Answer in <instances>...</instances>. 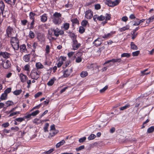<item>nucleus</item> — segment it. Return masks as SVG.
Instances as JSON below:
<instances>
[{"instance_id":"nucleus-47","label":"nucleus","mask_w":154,"mask_h":154,"mask_svg":"<svg viewBox=\"0 0 154 154\" xmlns=\"http://www.w3.org/2000/svg\"><path fill=\"white\" fill-rule=\"evenodd\" d=\"M35 34L33 32L30 31L29 33V37L31 38H33L34 37Z\"/></svg>"},{"instance_id":"nucleus-36","label":"nucleus","mask_w":154,"mask_h":154,"mask_svg":"<svg viewBox=\"0 0 154 154\" xmlns=\"http://www.w3.org/2000/svg\"><path fill=\"white\" fill-rule=\"evenodd\" d=\"M85 29L82 26H80L79 28V32L81 34L83 33L85 31Z\"/></svg>"},{"instance_id":"nucleus-33","label":"nucleus","mask_w":154,"mask_h":154,"mask_svg":"<svg viewBox=\"0 0 154 154\" xmlns=\"http://www.w3.org/2000/svg\"><path fill=\"white\" fill-rule=\"evenodd\" d=\"M154 130V126H151L147 129V132L149 133L152 132Z\"/></svg>"},{"instance_id":"nucleus-51","label":"nucleus","mask_w":154,"mask_h":154,"mask_svg":"<svg viewBox=\"0 0 154 154\" xmlns=\"http://www.w3.org/2000/svg\"><path fill=\"white\" fill-rule=\"evenodd\" d=\"M54 80L52 79H51L48 82L47 85L49 86H51L54 83Z\"/></svg>"},{"instance_id":"nucleus-1","label":"nucleus","mask_w":154,"mask_h":154,"mask_svg":"<svg viewBox=\"0 0 154 154\" xmlns=\"http://www.w3.org/2000/svg\"><path fill=\"white\" fill-rule=\"evenodd\" d=\"M6 31L7 36L9 38L14 36L17 35V34L16 33L14 29L13 28L10 26L7 27Z\"/></svg>"},{"instance_id":"nucleus-12","label":"nucleus","mask_w":154,"mask_h":154,"mask_svg":"<svg viewBox=\"0 0 154 154\" xmlns=\"http://www.w3.org/2000/svg\"><path fill=\"white\" fill-rule=\"evenodd\" d=\"M115 33V32H111L109 33H108L107 34H105L104 35L102 36V37L103 38L105 39H108L109 38L111 37L112 36V35H113Z\"/></svg>"},{"instance_id":"nucleus-32","label":"nucleus","mask_w":154,"mask_h":154,"mask_svg":"<svg viewBox=\"0 0 154 154\" xmlns=\"http://www.w3.org/2000/svg\"><path fill=\"white\" fill-rule=\"evenodd\" d=\"M5 8V5L3 1L0 2V8L2 11L4 10Z\"/></svg>"},{"instance_id":"nucleus-40","label":"nucleus","mask_w":154,"mask_h":154,"mask_svg":"<svg viewBox=\"0 0 154 154\" xmlns=\"http://www.w3.org/2000/svg\"><path fill=\"white\" fill-rule=\"evenodd\" d=\"M148 69H146L144 70L141 71V73L142 74L141 75L143 76L144 75H147V74H149L150 73V72H149L145 73V72H146V71H147L148 70Z\"/></svg>"},{"instance_id":"nucleus-2","label":"nucleus","mask_w":154,"mask_h":154,"mask_svg":"<svg viewBox=\"0 0 154 154\" xmlns=\"http://www.w3.org/2000/svg\"><path fill=\"white\" fill-rule=\"evenodd\" d=\"M30 76L32 79L37 80L39 78V75L37 70L33 69L31 72Z\"/></svg>"},{"instance_id":"nucleus-42","label":"nucleus","mask_w":154,"mask_h":154,"mask_svg":"<svg viewBox=\"0 0 154 154\" xmlns=\"http://www.w3.org/2000/svg\"><path fill=\"white\" fill-rule=\"evenodd\" d=\"M129 28V26H126L120 29V31L121 32H122L128 29Z\"/></svg>"},{"instance_id":"nucleus-37","label":"nucleus","mask_w":154,"mask_h":154,"mask_svg":"<svg viewBox=\"0 0 154 154\" xmlns=\"http://www.w3.org/2000/svg\"><path fill=\"white\" fill-rule=\"evenodd\" d=\"M41 120H39V119L37 118L34 119L33 121V123L36 124H40L41 123Z\"/></svg>"},{"instance_id":"nucleus-11","label":"nucleus","mask_w":154,"mask_h":154,"mask_svg":"<svg viewBox=\"0 0 154 154\" xmlns=\"http://www.w3.org/2000/svg\"><path fill=\"white\" fill-rule=\"evenodd\" d=\"M10 38H11V44H15L16 43H19V40L17 38L14 36H12V37H10Z\"/></svg>"},{"instance_id":"nucleus-10","label":"nucleus","mask_w":154,"mask_h":154,"mask_svg":"<svg viewBox=\"0 0 154 154\" xmlns=\"http://www.w3.org/2000/svg\"><path fill=\"white\" fill-rule=\"evenodd\" d=\"M102 43V40L100 38H98L95 40L94 44L96 46H100Z\"/></svg>"},{"instance_id":"nucleus-3","label":"nucleus","mask_w":154,"mask_h":154,"mask_svg":"<svg viewBox=\"0 0 154 154\" xmlns=\"http://www.w3.org/2000/svg\"><path fill=\"white\" fill-rule=\"evenodd\" d=\"M72 41L71 43L72 46V50H75L78 49L80 46V44L76 40H74Z\"/></svg>"},{"instance_id":"nucleus-6","label":"nucleus","mask_w":154,"mask_h":154,"mask_svg":"<svg viewBox=\"0 0 154 154\" xmlns=\"http://www.w3.org/2000/svg\"><path fill=\"white\" fill-rule=\"evenodd\" d=\"M93 12L91 10L87 11L85 13V17L87 19H91L93 17Z\"/></svg>"},{"instance_id":"nucleus-52","label":"nucleus","mask_w":154,"mask_h":154,"mask_svg":"<svg viewBox=\"0 0 154 154\" xmlns=\"http://www.w3.org/2000/svg\"><path fill=\"white\" fill-rule=\"evenodd\" d=\"M71 21L73 23L78 24L79 23V21L77 18L72 19L71 20Z\"/></svg>"},{"instance_id":"nucleus-26","label":"nucleus","mask_w":154,"mask_h":154,"mask_svg":"<svg viewBox=\"0 0 154 154\" xmlns=\"http://www.w3.org/2000/svg\"><path fill=\"white\" fill-rule=\"evenodd\" d=\"M70 36L72 41H74V40H76L77 36L74 33H71Z\"/></svg>"},{"instance_id":"nucleus-5","label":"nucleus","mask_w":154,"mask_h":154,"mask_svg":"<svg viewBox=\"0 0 154 154\" xmlns=\"http://www.w3.org/2000/svg\"><path fill=\"white\" fill-rule=\"evenodd\" d=\"M11 65V64L10 61L8 60H6L3 62L2 66L5 69H8L10 67Z\"/></svg>"},{"instance_id":"nucleus-28","label":"nucleus","mask_w":154,"mask_h":154,"mask_svg":"<svg viewBox=\"0 0 154 154\" xmlns=\"http://www.w3.org/2000/svg\"><path fill=\"white\" fill-rule=\"evenodd\" d=\"M130 56V54L124 53L122 54L121 56L122 57H126L127 58H128Z\"/></svg>"},{"instance_id":"nucleus-30","label":"nucleus","mask_w":154,"mask_h":154,"mask_svg":"<svg viewBox=\"0 0 154 154\" xmlns=\"http://www.w3.org/2000/svg\"><path fill=\"white\" fill-rule=\"evenodd\" d=\"M96 136L94 134H91L90 135L88 138V139L89 140H91L94 139Z\"/></svg>"},{"instance_id":"nucleus-15","label":"nucleus","mask_w":154,"mask_h":154,"mask_svg":"<svg viewBox=\"0 0 154 154\" xmlns=\"http://www.w3.org/2000/svg\"><path fill=\"white\" fill-rule=\"evenodd\" d=\"M30 57V54H26L23 57V59L25 62H28L29 60Z\"/></svg>"},{"instance_id":"nucleus-31","label":"nucleus","mask_w":154,"mask_h":154,"mask_svg":"<svg viewBox=\"0 0 154 154\" xmlns=\"http://www.w3.org/2000/svg\"><path fill=\"white\" fill-rule=\"evenodd\" d=\"M35 13H33L32 12H30L29 14V18L31 20H34L35 17L34 16L35 15Z\"/></svg>"},{"instance_id":"nucleus-17","label":"nucleus","mask_w":154,"mask_h":154,"mask_svg":"<svg viewBox=\"0 0 154 154\" xmlns=\"http://www.w3.org/2000/svg\"><path fill=\"white\" fill-rule=\"evenodd\" d=\"M65 143V141L64 140H63L56 144V147L58 148L60 146L63 145Z\"/></svg>"},{"instance_id":"nucleus-35","label":"nucleus","mask_w":154,"mask_h":154,"mask_svg":"<svg viewBox=\"0 0 154 154\" xmlns=\"http://www.w3.org/2000/svg\"><path fill=\"white\" fill-rule=\"evenodd\" d=\"M130 107V105L129 104H126L125 106H122L120 108V110H123L129 108Z\"/></svg>"},{"instance_id":"nucleus-55","label":"nucleus","mask_w":154,"mask_h":154,"mask_svg":"<svg viewBox=\"0 0 154 154\" xmlns=\"http://www.w3.org/2000/svg\"><path fill=\"white\" fill-rule=\"evenodd\" d=\"M105 20H109L111 18V15L109 14H106L105 16Z\"/></svg>"},{"instance_id":"nucleus-25","label":"nucleus","mask_w":154,"mask_h":154,"mask_svg":"<svg viewBox=\"0 0 154 154\" xmlns=\"http://www.w3.org/2000/svg\"><path fill=\"white\" fill-rule=\"evenodd\" d=\"M64 60V58L62 57L61 60H60L57 64V67H60L63 63V61Z\"/></svg>"},{"instance_id":"nucleus-22","label":"nucleus","mask_w":154,"mask_h":154,"mask_svg":"<svg viewBox=\"0 0 154 154\" xmlns=\"http://www.w3.org/2000/svg\"><path fill=\"white\" fill-rule=\"evenodd\" d=\"M36 66L37 69H42L44 67L39 62L36 63Z\"/></svg>"},{"instance_id":"nucleus-23","label":"nucleus","mask_w":154,"mask_h":154,"mask_svg":"<svg viewBox=\"0 0 154 154\" xmlns=\"http://www.w3.org/2000/svg\"><path fill=\"white\" fill-rule=\"evenodd\" d=\"M88 73L86 71H82L80 74V76L82 78H84L87 76Z\"/></svg>"},{"instance_id":"nucleus-49","label":"nucleus","mask_w":154,"mask_h":154,"mask_svg":"<svg viewBox=\"0 0 154 154\" xmlns=\"http://www.w3.org/2000/svg\"><path fill=\"white\" fill-rule=\"evenodd\" d=\"M105 19V16L103 15H101L100 16H98L97 20L99 21H103Z\"/></svg>"},{"instance_id":"nucleus-53","label":"nucleus","mask_w":154,"mask_h":154,"mask_svg":"<svg viewBox=\"0 0 154 154\" xmlns=\"http://www.w3.org/2000/svg\"><path fill=\"white\" fill-rule=\"evenodd\" d=\"M140 53V51H136L133 52L132 53V55L133 56H137Z\"/></svg>"},{"instance_id":"nucleus-7","label":"nucleus","mask_w":154,"mask_h":154,"mask_svg":"<svg viewBox=\"0 0 154 154\" xmlns=\"http://www.w3.org/2000/svg\"><path fill=\"white\" fill-rule=\"evenodd\" d=\"M11 54L10 53H8L7 52H3L1 51L0 52V56H2L5 58H8L10 57Z\"/></svg>"},{"instance_id":"nucleus-13","label":"nucleus","mask_w":154,"mask_h":154,"mask_svg":"<svg viewBox=\"0 0 154 154\" xmlns=\"http://www.w3.org/2000/svg\"><path fill=\"white\" fill-rule=\"evenodd\" d=\"M20 77L21 82L23 83L25 82L26 81V80L27 79V76L22 73H21L20 74Z\"/></svg>"},{"instance_id":"nucleus-59","label":"nucleus","mask_w":154,"mask_h":154,"mask_svg":"<svg viewBox=\"0 0 154 154\" xmlns=\"http://www.w3.org/2000/svg\"><path fill=\"white\" fill-rule=\"evenodd\" d=\"M11 91V88H7L5 90V91L4 92L6 94H8L10 93Z\"/></svg>"},{"instance_id":"nucleus-45","label":"nucleus","mask_w":154,"mask_h":154,"mask_svg":"<svg viewBox=\"0 0 154 154\" xmlns=\"http://www.w3.org/2000/svg\"><path fill=\"white\" fill-rule=\"evenodd\" d=\"M39 112V111L38 110H36L33 112H32L31 114V115L32 116H36L37 114H38Z\"/></svg>"},{"instance_id":"nucleus-56","label":"nucleus","mask_w":154,"mask_h":154,"mask_svg":"<svg viewBox=\"0 0 154 154\" xmlns=\"http://www.w3.org/2000/svg\"><path fill=\"white\" fill-rule=\"evenodd\" d=\"M108 88V86H106L103 89L100 90V93H103Z\"/></svg>"},{"instance_id":"nucleus-41","label":"nucleus","mask_w":154,"mask_h":154,"mask_svg":"<svg viewBox=\"0 0 154 154\" xmlns=\"http://www.w3.org/2000/svg\"><path fill=\"white\" fill-rule=\"evenodd\" d=\"M24 117L22 118V117H20L17 118H16L15 119V121L19 122H21L23 121H24Z\"/></svg>"},{"instance_id":"nucleus-61","label":"nucleus","mask_w":154,"mask_h":154,"mask_svg":"<svg viewBox=\"0 0 154 154\" xmlns=\"http://www.w3.org/2000/svg\"><path fill=\"white\" fill-rule=\"evenodd\" d=\"M42 94V92H39L36 94L35 95L34 97L35 98H37L40 95H41Z\"/></svg>"},{"instance_id":"nucleus-20","label":"nucleus","mask_w":154,"mask_h":154,"mask_svg":"<svg viewBox=\"0 0 154 154\" xmlns=\"http://www.w3.org/2000/svg\"><path fill=\"white\" fill-rule=\"evenodd\" d=\"M131 48L133 50H137L138 48L137 46L134 44L133 42H131Z\"/></svg>"},{"instance_id":"nucleus-50","label":"nucleus","mask_w":154,"mask_h":154,"mask_svg":"<svg viewBox=\"0 0 154 154\" xmlns=\"http://www.w3.org/2000/svg\"><path fill=\"white\" fill-rule=\"evenodd\" d=\"M85 148V146L84 145H82L80 146H79L78 148H76V150L77 151H79L83 149H84Z\"/></svg>"},{"instance_id":"nucleus-18","label":"nucleus","mask_w":154,"mask_h":154,"mask_svg":"<svg viewBox=\"0 0 154 154\" xmlns=\"http://www.w3.org/2000/svg\"><path fill=\"white\" fill-rule=\"evenodd\" d=\"M11 45L13 48L16 50H17L19 49V43H17L12 44H11Z\"/></svg>"},{"instance_id":"nucleus-54","label":"nucleus","mask_w":154,"mask_h":154,"mask_svg":"<svg viewBox=\"0 0 154 154\" xmlns=\"http://www.w3.org/2000/svg\"><path fill=\"white\" fill-rule=\"evenodd\" d=\"M52 133H50V135L51 137H53L56 134H57V133L58 131L57 130H55Z\"/></svg>"},{"instance_id":"nucleus-24","label":"nucleus","mask_w":154,"mask_h":154,"mask_svg":"<svg viewBox=\"0 0 154 154\" xmlns=\"http://www.w3.org/2000/svg\"><path fill=\"white\" fill-rule=\"evenodd\" d=\"M119 2V0H116L114 1H112V7L114 6L118 5Z\"/></svg>"},{"instance_id":"nucleus-14","label":"nucleus","mask_w":154,"mask_h":154,"mask_svg":"<svg viewBox=\"0 0 154 154\" xmlns=\"http://www.w3.org/2000/svg\"><path fill=\"white\" fill-rule=\"evenodd\" d=\"M61 21L60 18L53 17V21L55 24H58L60 23Z\"/></svg>"},{"instance_id":"nucleus-8","label":"nucleus","mask_w":154,"mask_h":154,"mask_svg":"<svg viewBox=\"0 0 154 154\" xmlns=\"http://www.w3.org/2000/svg\"><path fill=\"white\" fill-rule=\"evenodd\" d=\"M72 72V68H71L70 69H67L64 71L63 76L64 77H67Z\"/></svg>"},{"instance_id":"nucleus-57","label":"nucleus","mask_w":154,"mask_h":154,"mask_svg":"<svg viewBox=\"0 0 154 154\" xmlns=\"http://www.w3.org/2000/svg\"><path fill=\"white\" fill-rule=\"evenodd\" d=\"M69 27V24L68 23H65L64 24L63 26V28L65 30H67Z\"/></svg>"},{"instance_id":"nucleus-58","label":"nucleus","mask_w":154,"mask_h":154,"mask_svg":"<svg viewBox=\"0 0 154 154\" xmlns=\"http://www.w3.org/2000/svg\"><path fill=\"white\" fill-rule=\"evenodd\" d=\"M105 3L109 7H112V1L108 0L106 1L105 2Z\"/></svg>"},{"instance_id":"nucleus-19","label":"nucleus","mask_w":154,"mask_h":154,"mask_svg":"<svg viewBox=\"0 0 154 154\" xmlns=\"http://www.w3.org/2000/svg\"><path fill=\"white\" fill-rule=\"evenodd\" d=\"M7 94L5 92L2 94L0 97V101H1V100H5L7 98Z\"/></svg>"},{"instance_id":"nucleus-43","label":"nucleus","mask_w":154,"mask_h":154,"mask_svg":"<svg viewBox=\"0 0 154 154\" xmlns=\"http://www.w3.org/2000/svg\"><path fill=\"white\" fill-rule=\"evenodd\" d=\"M88 23V22L87 20H84L82 21L81 24L82 26L85 27L86 26Z\"/></svg>"},{"instance_id":"nucleus-39","label":"nucleus","mask_w":154,"mask_h":154,"mask_svg":"<svg viewBox=\"0 0 154 154\" xmlns=\"http://www.w3.org/2000/svg\"><path fill=\"white\" fill-rule=\"evenodd\" d=\"M49 125V124L48 123H46L45 124V127L44 128V131L45 132H46L47 131V132L48 131V128Z\"/></svg>"},{"instance_id":"nucleus-4","label":"nucleus","mask_w":154,"mask_h":154,"mask_svg":"<svg viewBox=\"0 0 154 154\" xmlns=\"http://www.w3.org/2000/svg\"><path fill=\"white\" fill-rule=\"evenodd\" d=\"M54 35L56 37H58L59 35H62L64 34L63 31L59 29L58 28L56 29H53Z\"/></svg>"},{"instance_id":"nucleus-29","label":"nucleus","mask_w":154,"mask_h":154,"mask_svg":"<svg viewBox=\"0 0 154 154\" xmlns=\"http://www.w3.org/2000/svg\"><path fill=\"white\" fill-rule=\"evenodd\" d=\"M153 20H154V15L152 16L147 20L146 23L148 24H149L150 22H152Z\"/></svg>"},{"instance_id":"nucleus-38","label":"nucleus","mask_w":154,"mask_h":154,"mask_svg":"<svg viewBox=\"0 0 154 154\" xmlns=\"http://www.w3.org/2000/svg\"><path fill=\"white\" fill-rule=\"evenodd\" d=\"M20 112L19 111L16 112H11L10 113V114L9 115V116L8 117H10L12 116H13L17 114H19L20 113Z\"/></svg>"},{"instance_id":"nucleus-64","label":"nucleus","mask_w":154,"mask_h":154,"mask_svg":"<svg viewBox=\"0 0 154 154\" xmlns=\"http://www.w3.org/2000/svg\"><path fill=\"white\" fill-rule=\"evenodd\" d=\"M24 68L25 70L29 71V64H26Z\"/></svg>"},{"instance_id":"nucleus-63","label":"nucleus","mask_w":154,"mask_h":154,"mask_svg":"<svg viewBox=\"0 0 154 154\" xmlns=\"http://www.w3.org/2000/svg\"><path fill=\"white\" fill-rule=\"evenodd\" d=\"M11 130H14V131H18L19 130V128L18 127L15 126L14 127H11Z\"/></svg>"},{"instance_id":"nucleus-27","label":"nucleus","mask_w":154,"mask_h":154,"mask_svg":"<svg viewBox=\"0 0 154 154\" xmlns=\"http://www.w3.org/2000/svg\"><path fill=\"white\" fill-rule=\"evenodd\" d=\"M22 92V90L21 89L17 90L14 91L13 92V94L16 95H19Z\"/></svg>"},{"instance_id":"nucleus-60","label":"nucleus","mask_w":154,"mask_h":154,"mask_svg":"<svg viewBox=\"0 0 154 154\" xmlns=\"http://www.w3.org/2000/svg\"><path fill=\"white\" fill-rule=\"evenodd\" d=\"M52 36H53V35H48V38L50 41H53V40H55L56 39L54 37H53Z\"/></svg>"},{"instance_id":"nucleus-16","label":"nucleus","mask_w":154,"mask_h":154,"mask_svg":"<svg viewBox=\"0 0 154 154\" xmlns=\"http://www.w3.org/2000/svg\"><path fill=\"white\" fill-rule=\"evenodd\" d=\"M47 17L46 14H44L41 16V20L43 22H45L47 20Z\"/></svg>"},{"instance_id":"nucleus-9","label":"nucleus","mask_w":154,"mask_h":154,"mask_svg":"<svg viewBox=\"0 0 154 154\" xmlns=\"http://www.w3.org/2000/svg\"><path fill=\"white\" fill-rule=\"evenodd\" d=\"M139 29V27L136 28L134 30H133L132 32L131 35H132V39H134L137 36V33H136L135 32Z\"/></svg>"},{"instance_id":"nucleus-48","label":"nucleus","mask_w":154,"mask_h":154,"mask_svg":"<svg viewBox=\"0 0 154 154\" xmlns=\"http://www.w3.org/2000/svg\"><path fill=\"white\" fill-rule=\"evenodd\" d=\"M86 139V137H84L82 138H80L79 140V141L80 143H83L85 141Z\"/></svg>"},{"instance_id":"nucleus-62","label":"nucleus","mask_w":154,"mask_h":154,"mask_svg":"<svg viewBox=\"0 0 154 154\" xmlns=\"http://www.w3.org/2000/svg\"><path fill=\"white\" fill-rule=\"evenodd\" d=\"M46 53L48 54L50 52V46L49 45H47L46 48Z\"/></svg>"},{"instance_id":"nucleus-44","label":"nucleus","mask_w":154,"mask_h":154,"mask_svg":"<svg viewBox=\"0 0 154 154\" xmlns=\"http://www.w3.org/2000/svg\"><path fill=\"white\" fill-rule=\"evenodd\" d=\"M5 103L7 107L10 106H11L14 104L13 102L10 101H8L6 102Z\"/></svg>"},{"instance_id":"nucleus-21","label":"nucleus","mask_w":154,"mask_h":154,"mask_svg":"<svg viewBox=\"0 0 154 154\" xmlns=\"http://www.w3.org/2000/svg\"><path fill=\"white\" fill-rule=\"evenodd\" d=\"M61 16V14L60 13L56 12L53 14V17L60 18Z\"/></svg>"},{"instance_id":"nucleus-34","label":"nucleus","mask_w":154,"mask_h":154,"mask_svg":"<svg viewBox=\"0 0 154 154\" xmlns=\"http://www.w3.org/2000/svg\"><path fill=\"white\" fill-rule=\"evenodd\" d=\"M122 60L120 58H119V59H112L111 60V62H113V63H116V62H120Z\"/></svg>"},{"instance_id":"nucleus-46","label":"nucleus","mask_w":154,"mask_h":154,"mask_svg":"<svg viewBox=\"0 0 154 154\" xmlns=\"http://www.w3.org/2000/svg\"><path fill=\"white\" fill-rule=\"evenodd\" d=\"M48 35H54V31L53 29H49L48 31Z\"/></svg>"}]
</instances>
